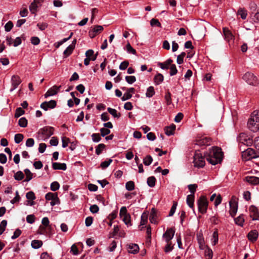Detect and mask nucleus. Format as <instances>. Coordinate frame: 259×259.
I'll return each instance as SVG.
<instances>
[{
    "instance_id": "55",
    "label": "nucleus",
    "mask_w": 259,
    "mask_h": 259,
    "mask_svg": "<svg viewBox=\"0 0 259 259\" xmlns=\"http://www.w3.org/2000/svg\"><path fill=\"white\" fill-rule=\"evenodd\" d=\"M26 197L28 200H34L35 199L36 197L33 192L29 191L26 194Z\"/></svg>"
},
{
    "instance_id": "43",
    "label": "nucleus",
    "mask_w": 259,
    "mask_h": 259,
    "mask_svg": "<svg viewBox=\"0 0 259 259\" xmlns=\"http://www.w3.org/2000/svg\"><path fill=\"white\" fill-rule=\"evenodd\" d=\"M153 158L150 155H147L143 159V163L145 165H149L152 162Z\"/></svg>"
},
{
    "instance_id": "16",
    "label": "nucleus",
    "mask_w": 259,
    "mask_h": 259,
    "mask_svg": "<svg viewBox=\"0 0 259 259\" xmlns=\"http://www.w3.org/2000/svg\"><path fill=\"white\" fill-rule=\"evenodd\" d=\"M52 167L55 170H65L67 169V165L65 163L52 162Z\"/></svg>"
},
{
    "instance_id": "41",
    "label": "nucleus",
    "mask_w": 259,
    "mask_h": 259,
    "mask_svg": "<svg viewBox=\"0 0 259 259\" xmlns=\"http://www.w3.org/2000/svg\"><path fill=\"white\" fill-rule=\"evenodd\" d=\"M126 189L128 191H132L135 189V183L133 181L127 182L125 184Z\"/></svg>"
},
{
    "instance_id": "52",
    "label": "nucleus",
    "mask_w": 259,
    "mask_h": 259,
    "mask_svg": "<svg viewBox=\"0 0 259 259\" xmlns=\"http://www.w3.org/2000/svg\"><path fill=\"white\" fill-rule=\"evenodd\" d=\"M188 188L190 192H191V194H193L194 195L195 192L196 191V188H197V184H190L188 185Z\"/></svg>"
},
{
    "instance_id": "7",
    "label": "nucleus",
    "mask_w": 259,
    "mask_h": 259,
    "mask_svg": "<svg viewBox=\"0 0 259 259\" xmlns=\"http://www.w3.org/2000/svg\"><path fill=\"white\" fill-rule=\"evenodd\" d=\"M240 142L243 144V145L250 146L254 144V140L252 138L247 135L245 133H241L239 137Z\"/></svg>"
},
{
    "instance_id": "61",
    "label": "nucleus",
    "mask_w": 259,
    "mask_h": 259,
    "mask_svg": "<svg viewBox=\"0 0 259 259\" xmlns=\"http://www.w3.org/2000/svg\"><path fill=\"white\" fill-rule=\"evenodd\" d=\"M21 231L19 229H17L14 232L13 235L11 237L12 240L17 238L21 234Z\"/></svg>"
},
{
    "instance_id": "17",
    "label": "nucleus",
    "mask_w": 259,
    "mask_h": 259,
    "mask_svg": "<svg viewBox=\"0 0 259 259\" xmlns=\"http://www.w3.org/2000/svg\"><path fill=\"white\" fill-rule=\"evenodd\" d=\"M186 202L189 207L192 208L194 213H195V209L194 208V195L193 194L188 195L187 196Z\"/></svg>"
},
{
    "instance_id": "57",
    "label": "nucleus",
    "mask_w": 259,
    "mask_h": 259,
    "mask_svg": "<svg viewBox=\"0 0 259 259\" xmlns=\"http://www.w3.org/2000/svg\"><path fill=\"white\" fill-rule=\"evenodd\" d=\"M95 33H100L103 30V27L101 25H95L92 29Z\"/></svg>"
},
{
    "instance_id": "32",
    "label": "nucleus",
    "mask_w": 259,
    "mask_h": 259,
    "mask_svg": "<svg viewBox=\"0 0 259 259\" xmlns=\"http://www.w3.org/2000/svg\"><path fill=\"white\" fill-rule=\"evenodd\" d=\"M106 147V146L104 144H99L96 147V154L97 155H99L102 152L103 150H104Z\"/></svg>"
},
{
    "instance_id": "9",
    "label": "nucleus",
    "mask_w": 259,
    "mask_h": 259,
    "mask_svg": "<svg viewBox=\"0 0 259 259\" xmlns=\"http://www.w3.org/2000/svg\"><path fill=\"white\" fill-rule=\"evenodd\" d=\"M57 103L55 100H51L50 101H45L40 105V108L45 111H47L49 109H54L56 107Z\"/></svg>"
},
{
    "instance_id": "53",
    "label": "nucleus",
    "mask_w": 259,
    "mask_h": 259,
    "mask_svg": "<svg viewBox=\"0 0 259 259\" xmlns=\"http://www.w3.org/2000/svg\"><path fill=\"white\" fill-rule=\"evenodd\" d=\"M126 52L129 54L135 55L136 53V51L131 46L130 43H128L126 46Z\"/></svg>"
},
{
    "instance_id": "6",
    "label": "nucleus",
    "mask_w": 259,
    "mask_h": 259,
    "mask_svg": "<svg viewBox=\"0 0 259 259\" xmlns=\"http://www.w3.org/2000/svg\"><path fill=\"white\" fill-rule=\"evenodd\" d=\"M54 128L51 126H45L40 129L38 131V134L42 136L44 140L49 138L53 135Z\"/></svg>"
},
{
    "instance_id": "47",
    "label": "nucleus",
    "mask_w": 259,
    "mask_h": 259,
    "mask_svg": "<svg viewBox=\"0 0 259 259\" xmlns=\"http://www.w3.org/2000/svg\"><path fill=\"white\" fill-rule=\"evenodd\" d=\"M7 225V221L6 220H3L0 224V235H2L5 231L6 227Z\"/></svg>"
},
{
    "instance_id": "50",
    "label": "nucleus",
    "mask_w": 259,
    "mask_h": 259,
    "mask_svg": "<svg viewBox=\"0 0 259 259\" xmlns=\"http://www.w3.org/2000/svg\"><path fill=\"white\" fill-rule=\"evenodd\" d=\"M125 79L126 82L130 84H133L136 81V78L135 76H126Z\"/></svg>"
},
{
    "instance_id": "5",
    "label": "nucleus",
    "mask_w": 259,
    "mask_h": 259,
    "mask_svg": "<svg viewBox=\"0 0 259 259\" xmlns=\"http://www.w3.org/2000/svg\"><path fill=\"white\" fill-rule=\"evenodd\" d=\"M242 78L248 84L255 86L258 84L256 77L250 72H246L245 73Z\"/></svg>"
},
{
    "instance_id": "18",
    "label": "nucleus",
    "mask_w": 259,
    "mask_h": 259,
    "mask_svg": "<svg viewBox=\"0 0 259 259\" xmlns=\"http://www.w3.org/2000/svg\"><path fill=\"white\" fill-rule=\"evenodd\" d=\"M247 182L252 185L259 184V178L255 176H247L245 177Z\"/></svg>"
},
{
    "instance_id": "28",
    "label": "nucleus",
    "mask_w": 259,
    "mask_h": 259,
    "mask_svg": "<svg viewBox=\"0 0 259 259\" xmlns=\"http://www.w3.org/2000/svg\"><path fill=\"white\" fill-rule=\"evenodd\" d=\"M155 94L154 88L152 86L148 87L147 89L146 93V96L147 98L152 97Z\"/></svg>"
},
{
    "instance_id": "23",
    "label": "nucleus",
    "mask_w": 259,
    "mask_h": 259,
    "mask_svg": "<svg viewBox=\"0 0 259 259\" xmlns=\"http://www.w3.org/2000/svg\"><path fill=\"white\" fill-rule=\"evenodd\" d=\"M40 7L36 3V0H34L29 6V10L32 14H35L37 9Z\"/></svg>"
},
{
    "instance_id": "10",
    "label": "nucleus",
    "mask_w": 259,
    "mask_h": 259,
    "mask_svg": "<svg viewBox=\"0 0 259 259\" xmlns=\"http://www.w3.org/2000/svg\"><path fill=\"white\" fill-rule=\"evenodd\" d=\"M175 231L172 228H168L166 232L163 234L162 237L164 238L166 242L168 243L171 240L175 235Z\"/></svg>"
},
{
    "instance_id": "3",
    "label": "nucleus",
    "mask_w": 259,
    "mask_h": 259,
    "mask_svg": "<svg viewBox=\"0 0 259 259\" xmlns=\"http://www.w3.org/2000/svg\"><path fill=\"white\" fill-rule=\"evenodd\" d=\"M242 156L246 160L255 159L259 157V152H256L253 149L248 148L242 152Z\"/></svg>"
},
{
    "instance_id": "19",
    "label": "nucleus",
    "mask_w": 259,
    "mask_h": 259,
    "mask_svg": "<svg viewBox=\"0 0 259 259\" xmlns=\"http://www.w3.org/2000/svg\"><path fill=\"white\" fill-rule=\"evenodd\" d=\"M176 129V125L174 124H171L169 126H167L164 128L165 134L170 136L173 135L174 134V131Z\"/></svg>"
},
{
    "instance_id": "11",
    "label": "nucleus",
    "mask_w": 259,
    "mask_h": 259,
    "mask_svg": "<svg viewBox=\"0 0 259 259\" xmlns=\"http://www.w3.org/2000/svg\"><path fill=\"white\" fill-rule=\"evenodd\" d=\"M61 86L54 85L53 87L50 88L48 91L44 95L45 98H47L49 97L56 95L60 91Z\"/></svg>"
},
{
    "instance_id": "8",
    "label": "nucleus",
    "mask_w": 259,
    "mask_h": 259,
    "mask_svg": "<svg viewBox=\"0 0 259 259\" xmlns=\"http://www.w3.org/2000/svg\"><path fill=\"white\" fill-rule=\"evenodd\" d=\"M22 81L20 77L16 75H13L11 79V88L10 90V92H12L16 90L21 83Z\"/></svg>"
},
{
    "instance_id": "35",
    "label": "nucleus",
    "mask_w": 259,
    "mask_h": 259,
    "mask_svg": "<svg viewBox=\"0 0 259 259\" xmlns=\"http://www.w3.org/2000/svg\"><path fill=\"white\" fill-rule=\"evenodd\" d=\"M25 113L24 110L21 107H18L16 109L14 116L15 118H18Z\"/></svg>"
},
{
    "instance_id": "62",
    "label": "nucleus",
    "mask_w": 259,
    "mask_h": 259,
    "mask_svg": "<svg viewBox=\"0 0 259 259\" xmlns=\"http://www.w3.org/2000/svg\"><path fill=\"white\" fill-rule=\"evenodd\" d=\"M26 221L28 223L32 224L35 222V217L33 214H29L26 217Z\"/></svg>"
},
{
    "instance_id": "31",
    "label": "nucleus",
    "mask_w": 259,
    "mask_h": 259,
    "mask_svg": "<svg viewBox=\"0 0 259 259\" xmlns=\"http://www.w3.org/2000/svg\"><path fill=\"white\" fill-rule=\"evenodd\" d=\"M237 14L240 16L242 19L245 20L247 17V11L244 9L240 8L238 10Z\"/></svg>"
},
{
    "instance_id": "60",
    "label": "nucleus",
    "mask_w": 259,
    "mask_h": 259,
    "mask_svg": "<svg viewBox=\"0 0 259 259\" xmlns=\"http://www.w3.org/2000/svg\"><path fill=\"white\" fill-rule=\"evenodd\" d=\"M21 199L20 196L19 195V192L18 191H16L15 197L10 201V203L14 204V203L19 202Z\"/></svg>"
},
{
    "instance_id": "63",
    "label": "nucleus",
    "mask_w": 259,
    "mask_h": 259,
    "mask_svg": "<svg viewBox=\"0 0 259 259\" xmlns=\"http://www.w3.org/2000/svg\"><path fill=\"white\" fill-rule=\"evenodd\" d=\"M90 210L91 212H92L93 213H96L99 211V208L97 205L94 204L91 205L90 207Z\"/></svg>"
},
{
    "instance_id": "59",
    "label": "nucleus",
    "mask_w": 259,
    "mask_h": 259,
    "mask_svg": "<svg viewBox=\"0 0 259 259\" xmlns=\"http://www.w3.org/2000/svg\"><path fill=\"white\" fill-rule=\"evenodd\" d=\"M100 131L101 133V136L103 137H104L110 133V130L104 127L100 128Z\"/></svg>"
},
{
    "instance_id": "45",
    "label": "nucleus",
    "mask_w": 259,
    "mask_h": 259,
    "mask_svg": "<svg viewBox=\"0 0 259 259\" xmlns=\"http://www.w3.org/2000/svg\"><path fill=\"white\" fill-rule=\"evenodd\" d=\"M178 203L176 201H174L173 204L170 208L168 217H172L176 212Z\"/></svg>"
},
{
    "instance_id": "58",
    "label": "nucleus",
    "mask_w": 259,
    "mask_h": 259,
    "mask_svg": "<svg viewBox=\"0 0 259 259\" xmlns=\"http://www.w3.org/2000/svg\"><path fill=\"white\" fill-rule=\"evenodd\" d=\"M123 221L127 226H131L132 224L131 223V216L130 214H126V215L123 216Z\"/></svg>"
},
{
    "instance_id": "44",
    "label": "nucleus",
    "mask_w": 259,
    "mask_h": 259,
    "mask_svg": "<svg viewBox=\"0 0 259 259\" xmlns=\"http://www.w3.org/2000/svg\"><path fill=\"white\" fill-rule=\"evenodd\" d=\"M91 137H92V141L94 143L99 142L102 139L99 134H97V133L93 134L91 135Z\"/></svg>"
},
{
    "instance_id": "24",
    "label": "nucleus",
    "mask_w": 259,
    "mask_h": 259,
    "mask_svg": "<svg viewBox=\"0 0 259 259\" xmlns=\"http://www.w3.org/2000/svg\"><path fill=\"white\" fill-rule=\"evenodd\" d=\"M219 240V235L218 231L217 229H215L212 234V238H211V243L212 245H215L218 242Z\"/></svg>"
},
{
    "instance_id": "12",
    "label": "nucleus",
    "mask_w": 259,
    "mask_h": 259,
    "mask_svg": "<svg viewBox=\"0 0 259 259\" xmlns=\"http://www.w3.org/2000/svg\"><path fill=\"white\" fill-rule=\"evenodd\" d=\"M223 32L225 40H227L229 42L231 40L234 41V36L231 32V31L229 29V28L226 27L223 28Z\"/></svg>"
},
{
    "instance_id": "30",
    "label": "nucleus",
    "mask_w": 259,
    "mask_h": 259,
    "mask_svg": "<svg viewBox=\"0 0 259 259\" xmlns=\"http://www.w3.org/2000/svg\"><path fill=\"white\" fill-rule=\"evenodd\" d=\"M156 179L154 176H151L147 178V183L149 187L153 188L155 185Z\"/></svg>"
},
{
    "instance_id": "27",
    "label": "nucleus",
    "mask_w": 259,
    "mask_h": 259,
    "mask_svg": "<svg viewBox=\"0 0 259 259\" xmlns=\"http://www.w3.org/2000/svg\"><path fill=\"white\" fill-rule=\"evenodd\" d=\"M24 171L26 176V179L24 182H28L33 178V174L30 171L28 168H25Z\"/></svg>"
},
{
    "instance_id": "37",
    "label": "nucleus",
    "mask_w": 259,
    "mask_h": 259,
    "mask_svg": "<svg viewBox=\"0 0 259 259\" xmlns=\"http://www.w3.org/2000/svg\"><path fill=\"white\" fill-rule=\"evenodd\" d=\"M56 196H58L57 193L49 192L46 194L45 198L48 200H54L56 198Z\"/></svg>"
},
{
    "instance_id": "13",
    "label": "nucleus",
    "mask_w": 259,
    "mask_h": 259,
    "mask_svg": "<svg viewBox=\"0 0 259 259\" xmlns=\"http://www.w3.org/2000/svg\"><path fill=\"white\" fill-rule=\"evenodd\" d=\"M230 210V215L234 217L238 209V203L234 201V202H229Z\"/></svg>"
},
{
    "instance_id": "15",
    "label": "nucleus",
    "mask_w": 259,
    "mask_h": 259,
    "mask_svg": "<svg viewBox=\"0 0 259 259\" xmlns=\"http://www.w3.org/2000/svg\"><path fill=\"white\" fill-rule=\"evenodd\" d=\"M209 140L207 138H203L196 141V145L202 147V149L204 148L205 146H208L209 145Z\"/></svg>"
},
{
    "instance_id": "38",
    "label": "nucleus",
    "mask_w": 259,
    "mask_h": 259,
    "mask_svg": "<svg viewBox=\"0 0 259 259\" xmlns=\"http://www.w3.org/2000/svg\"><path fill=\"white\" fill-rule=\"evenodd\" d=\"M60 188V184L57 181H54L51 184L50 188L53 191H56Z\"/></svg>"
},
{
    "instance_id": "49",
    "label": "nucleus",
    "mask_w": 259,
    "mask_h": 259,
    "mask_svg": "<svg viewBox=\"0 0 259 259\" xmlns=\"http://www.w3.org/2000/svg\"><path fill=\"white\" fill-rule=\"evenodd\" d=\"M112 162V159H109L108 161H103L100 164V167L102 169H105L108 167Z\"/></svg>"
},
{
    "instance_id": "26",
    "label": "nucleus",
    "mask_w": 259,
    "mask_h": 259,
    "mask_svg": "<svg viewBox=\"0 0 259 259\" xmlns=\"http://www.w3.org/2000/svg\"><path fill=\"white\" fill-rule=\"evenodd\" d=\"M107 111L114 118H118L121 116V114L120 113H118L117 110L115 109L108 107V108H107Z\"/></svg>"
},
{
    "instance_id": "25",
    "label": "nucleus",
    "mask_w": 259,
    "mask_h": 259,
    "mask_svg": "<svg viewBox=\"0 0 259 259\" xmlns=\"http://www.w3.org/2000/svg\"><path fill=\"white\" fill-rule=\"evenodd\" d=\"M31 245L34 249H38L42 245V242L41 240H33L31 241Z\"/></svg>"
},
{
    "instance_id": "2",
    "label": "nucleus",
    "mask_w": 259,
    "mask_h": 259,
    "mask_svg": "<svg viewBox=\"0 0 259 259\" xmlns=\"http://www.w3.org/2000/svg\"><path fill=\"white\" fill-rule=\"evenodd\" d=\"M208 202L205 196H201L197 200L198 211L205 214L207 212Z\"/></svg>"
},
{
    "instance_id": "4",
    "label": "nucleus",
    "mask_w": 259,
    "mask_h": 259,
    "mask_svg": "<svg viewBox=\"0 0 259 259\" xmlns=\"http://www.w3.org/2000/svg\"><path fill=\"white\" fill-rule=\"evenodd\" d=\"M205 157L202 156L201 153H199V151H196L194 155V165L197 167H203L205 165L204 158Z\"/></svg>"
},
{
    "instance_id": "64",
    "label": "nucleus",
    "mask_w": 259,
    "mask_h": 259,
    "mask_svg": "<svg viewBox=\"0 0 259 259\" xmlns=\"http://www.w3.org/2000/svg\"><path fill=\"white\" fill-rule=\"evenodd\" d=\"M93 222V218L92 217H88L85 220V224L87 227L91 226Z\"/></svg>"
},
{
    "instance_id": "48",
    "label": "nucleus",
    "mask_w": 259,
    "mask_h": 259,
    "mask_svg": "<svg viewBox=\"0 0 259 259\" xmlns=\"http://www.w3.org/2000/svg\"><path fill=\"white\" fill-rule=\"evenodd\" d=\"M186 53L183 52H182L178 56L177 59V62L178 64H181L183 63L184 60L183 58L185 56Z\"/></svg>"
},
{
    "instance_id": "14",
    "label": "nucleus",
    "mask_w": 259,
    "mask_h": 259,
    "mask_svg": "<svg viewBox=\"0 0 259 259\" xmlns=\"http://www.w3.org/2000/svg\"><path fill=\"white\" fill-rule=\"evenodd\" d=\"M248 128L253 132H256L259 130V123L254 122V120H248L247 123Z\"/></svg>"
},
{
    "instance_id": "39",
    "label": "nucleus",
    "mask_w": 259,
    "mask_h": 259,
    "mask_svg": "<svg viewBox=\"0 0 259 259\" xmlns=\"http://www.w3.org/2000/svg\"><path fill=\"white\" fill-rule=\"evenodd\" d=\"M73 50L70 46H68L63 52V55L65 56L64 58L69 56L72 53Z\"/></svg>"
},
{
    "instance_id": "33",
    "label": "nucleus",
    "mask_w": 259,
    "mask_h": 259,
    "mask_svg": "<svg viewBox=\"0 0 259 259\" xmlns=\"http://www.w3.org/2000/svg\"><path fill=\"white\" fill-rule=\"evenodd\" d=\"M235 223L238 226L242 227L243 226V223L244 222V219L243 218V215H240L239 217L235 219L234 220Z\"/></svg>"
},
{
    "instance_id": "29",
    "label": "nucleus",
    "mask_w": 259,
    "mask_h": 259,
    "mask_svg": "<svg viewBox=\"0 0 259 259\" xmlns=\"http://www.w3.org/2000/svg\"><path fill=\"white\" fill-rule=\"evenodd\" d=\"M164 77L161 73H158L154 77L156 84L159 85L163 81Z\"/></svg>"
},
{
    "instance_id": "46",
    "label": "nucleus",
    "mask_w": 259,
    "mask_h": 259,
    "mask_svg": "<svg viewBox=\"0 0 259 259\" xmlns=\"http://www.w3.org/2000/svg\"><path fill=\"white\" fill-rule=\"evenodd\" d=\"M24 136L21 134H17L15 135L14 141L16 144L20 143L23 139Z\"/></svg>"
},
{
    "instance_id": "42",
    "label": "nucleus",
    "mask_w": 259,
    "mask_h": 259,
    "mask_svg": "<svg viewBox=\"0 0 259 259\" xmlns=\"http://www.w3.org/2000/svg\"><path fill=\"white\" fill-rule=\"evenodd\" d=\"M254 120V122L259 123V112L254 111L249 120Z\"/></svg>"
},
{
    "instance_id": "54",
    "label": "nucleus",
    "mask_w": 259,
    "mask_h": 259,
    "mask_svg": "<svg viewBox=\"0 0 259 259\" xmlns=\"http://www.w3.org/2000/svg\"><path fill=\"white\" fill-rule=\"evenodd\" d=\"M205 255L207 257V259H212L213 256L212 250L210 248H207L205 250Z\"/></svg>"
},
{
    "instance_id": "36",
    "label": "nucleus",
    "mask_w": 259,
    "mask_h": 259,
    "mask_svg": "<svg viewBox=\"0 0 259 259\" xmlns=\"http://www.w3.org/2000/svg\"><path fill=\"white\" fill-rule=\"evenodd\" d=\"M18 124L20 127H25L27 125V120L25 117H21L19 120Z\"/></svg>"
},
{
    "instance_id": "51",
    "label": "nucleus",
    "mask_w": 259,
    "mask_h": 259,
    "mask_svg": "<svg viewBox=\"0 0 259 259\" xmlns=\"http://www.w3.org/2000/svg\"><path fill=\"white\" fill-rule=\"evenodd\" d=\"M169 68L170 70V71L169 72V74L170 76H174L177 73L178 70L175 64L171 65Z\"/></svg>"
},
{
    "instance_id": "56",
    "label": "nucleus",
    "mask_w": 259,
    "mask_h": 259,
    "mask_svg": "<svg viewBox=\"0 0 259 259\" xmlns=\"http://www.w3.org/2000/svg\"><path fill=\"white\" fill-rule=\"evenodd\" d=\"M13 27V23L12 21H8L5 26V29L6 32H9L11 31Z\"/></svg>"
},
{
    "instance_id": "22",
    "label": "nucleus",
    "mask_w": 259,
    "mask_h": 259,
    "mask_svg": "<svg viewBox=\"0 0 259 259\" xmlns=\"http://www.w3.org/2000/svg\"><path fill=\"white\" fill-rule=\"evenodd\" d=\"M139 250V246L137 244H130L128 245V251L130 253L136 254Z\"/></svg>"
},
{
    "instance_id": "21",
    "label": "nucleus",
    "mask_w": 259,
    "mask_h": 259,
    "mask_svg": "<svg viewBox=\"0 0 259 259\" xmlns=\"http://www.w3.org/2000/svg\"><path fill=\"white\" fill-rule=\"evenodd\" d=\"M258 232L256 230H254L249 232L247 235L248 238L249 240L254 242L255 241L258 237Z\"/></svg>"
},
{
    "instance_id": "1",
    "label": "nucleus",
    "mask_w": 259,
    "mask_h": 259,
    "mask_svg": "<svg viewBox=\"0 0 259 259\" xmlns=\"http://www.w3.org/2000/svg\"><path fill=\"white\" fill-rule=\"evenodd\" d=\"M204 157L211 164L215 165L222 160L223 152L218 147H211L204 152Z\"/></svg>"
},
{
    "instance_id": "40",
    "label": "nucleus",
    "mask_w": 259,
    "mask_h": 259,
    "mask_svg": "<svg viewBox=\"0 0 259 259\" xmlns=\"http://www.w3.org/2000/svg\"><path fill=\"white\" fill-rule=\"evenodd\" d=\"M150 25L152 27L157 26L160 28L161 27V25L160 22L158 21V20L155 18H152L150 20Z\"/></svg>"
},
{
    "instance_id": "20",
    "label": "nucleus",
    "mask_w": 259,
    "mask_h": 259,
    "mask_svg": "<svg viewBox=\"0 0 259 259\" xmlns=\"http://www.w3.org/2000/svg\"><path fill=\"white\" fill-rule=\"evenodd\" d=\"M250 212L253 213L254 217L252 218L253 221L259 220V213L257 208L253 205L250 206L249 208Z\"/></svg>"
},
{
    "instance_id": "34",
    "label": "nucleus",
    "mask_w": 259,
    "mask_h": 259,
    "mask_svg": "<svg viewBox=\"0 0 259 259\" xmlns=\"http://www.w3.org/2000/svg\"><path fill=\"white\" fill-rule=\"evenodd\" d=\"M14 179L17 181H21L24 178V175L22 171L19 170L14 174Z\"/></svg>"
}]
</instances>
